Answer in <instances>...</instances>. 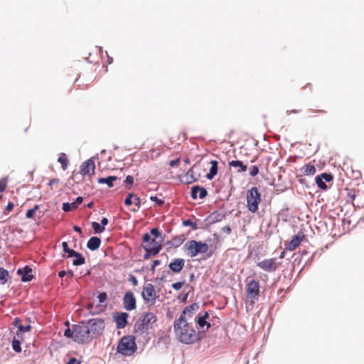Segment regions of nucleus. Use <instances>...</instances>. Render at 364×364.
<instances>
[{"label":"nucleus","mask_w":364,"mask_h":364,"mask_svg":"<svg viewBox=\"0 0 364 364\" xmlns=\"http://www.w3.org/2000/svg\"><path fill=\"white\" fill-rule=\"evenodd\" d=\"M85 322V320H82L78 323L73 324L71 327L66 328L64 330L63 336L79 345L90 343L92 341V338L90 335L86 323H83Z\"/></svg>","instance_id":"1"},{"label":"nucleus","mask_w":364,"mask_h":364,"mask_svg":"<svg viewBox=\"0 0 364 364\" xmlns=\"http://www.w3.org/2000/svg\"><path fill=\"white\" fill-rule=\"evenodd\" d=\"M187 328L188 327H183V323L173 322L175 334L181 343L189 345L195 343L202 339L203 334L200 332H196L193 328L191 329H188Z\"/></svg>","instance_id":"2"},{"label":"nucleus","mask_w":364,"mask_h":364,"mask_svg":"<svg viewBox=\"0 0 364 364\" xmlns=\"http://www.w3.org/2000/svg\"><path fill=\"white\" fill-rule=\"evenodd\" d=\"M137 350L136 337L133 335L122 336L118 341L117 353L124 356H131Z\"/></svg>","instance_id":"3"},{"label":"nucleus","mask_w":364,"mask_h":364,"mask_svg":"<svg viewBox=\"0 0 364 364\" xmlns=\"http://www.w3.org/2000/svg\"><path fill=\"white\" fill-rule=\"evenodd\" d=\"M208 240L203 242L200 240H191L186 242L183 248L188 251V254L191 257H195L200 254H204L208 252V257H210L213 251L210 250L208 252L209 245L207 242Z\"/></svg>","instance_id":"4"},{"label":"nucleus","mask_w":364,"mask_h":364,"mask_svg":"<svg viewBox=\"0 0 364 364\" xmlns=\"http://www.w3.org/2000/svg\"><path fill=\"white\" fill-rule=\"evenodd\" d=\"M85 321V323H86L89 329L92 341L100 338L102 335L106 326L105 319L102 318H92Z\"/></svg>","instance_id":"5"},{"label":"nucleus","mask_w":364,"mask_h":364,"mask_svg":"<svg viewBox=\"0 0 364 364\" xmlns=\"http://www.w3.org/2000/svg\"><path fill=\"white\" fill-rule=\"evenodd\" d=\"M260 202L261 195L256 186L252 187L247 191V207L251 213H255L258 210Z\"/></svg>","instance_id":"6"},{"label":"nucleus","mask_w":364,"mask_h":364,"mask_svg":"<svg viewBox=\"0 0 364 364\" xmlns=\"http://www.w3.org/2000/svg\"><path fill=\"white\" fill-rule=\"evenodd\" d=\"M200 309V305L198 303H193L184 308V309L181 311L179 317L174 321V322H178L179 323H183V327H188L189 324L187 321V318H191L193 314Z\"/></svg>","instance_id":"7"},{"label":"nucleus","mask_w":364,"mask_h":364,"mask_svg":"<svg viewBox=\"0 0 364 364\" xmlns=\"http://www.w3.org/2000/svg\"><path fill=\"white\" fill-rule=\"evenodd\" d=\"M333 175L330 172H323L315 177V183L318 188L321 190L326 191L328 189V186L326 183L333 181Z\"/></svg>","instance_id":"8"},{"label":"nucleus","mask_w":364,"mask_h":364,"mask_svg":"<svg viewBox=\"0 0 364 364\" xmlns=\"http://www.w3.org/2000/svg\"><path fill=\"white\" fill-rule=\"evenodd\" d=\"M128 318L129 314L125 311H114L112 313V318L117 329L124 328L127 326Z\"/></svg>","instance_id":"9"},{"label":"nucleus","mask_w":364,"mask_h":364,"mask_svg":"<svg viewBox=\"0 0 364 364\" xmlns=\"http://www.w3.org/2000/svg\"><path fill=\"white\" fill-rule=\"evenodd\" d=\"M123 306L128 311H133L136 308V299L134 293L128 291L124 293L123 299Z\"/></svg>","instance_id":"10"},{"label":"nucleus","mask_w":364,"mask_h":364,"mask_svg":"<svg viewBox=\"0 0 364 364\" xmlns=\"http://www.w3.org/2000/svg\"><path fill=\"white\" fill-rule=\"evenodd\" d=\"M141 296L145 301H151V304H154L156 300V295L154 286L152 284H146L141 293Z\"/></svg>","instance_id":"11"},{"label":"nucleus","mask_w":364,"mask_h":364,"mask_svg":"<svg viewBox=\"0 0 364 364\" xmlns=\"http://www.w3.org/2000/svg\"><path fill=\"white\" fill-rule=\"evenodd\" d=\"M32 271V268L29 265H25L23 267L18 268L16 274L20 276L22 282L26 283L30 282L35 277Z\"/></svg>","instance_id":"12"},{"label":"nucleus","mask_w":364,"mask_h":364,"mask_svg":"<svg viewBox=\"0 0 364 364\" xmlns=\"http://www.w3.org/2000/svg\"><path fill=\"white\" fill-rule=\"evenodd\" d=\"M247 296L249 299H253L259 296V284L258 281L252 279L246 285Z\"/></svg>","instance_id":"13"},{"label":"nucleus","mask_w":364,"mask_h":364,"mask_svg":"<svg viewBox=\"0 0 364 364\" xmlns=\"http://www.w3.org/2000/svg\"><path fill=\"white\" fill-rule=\"evenodd\" d=\"M276 261V258L265 259L261 262H257V266L266 272H275L278 268V265Z\"/></svg>","instance_id":"14"},{"label":"nucleus","mask_w":364,"mask_h":364,"mask_svg":"<svg viewBox=\"0 0 364 364\" xmlns=\"http://www.w3.org/2000/svg\"><path fill=\"white\" fill-rule=\"evenodd\" d=\"M139 318L143 322L145 328L147 330L152 329L153 323H154L157 321V317L156 316V315L150 311L143 313L139 317Z\"/></svg>","instance_id":"15"},{"label":"nucleus","mask_w":364,"mask_h":364,"mask_svg":"<svg viewBox=\"0 0 364 364\" xmlns=\"http://www.w3.org/2000/svg\"><path fill=\"white\" fill-rule=\"evenodd\" d=\"M208 193L207 189L200 185H194L191 188V197L192 199L196 200L198 198L203 199L208 196Z\"/></svg>","instance_id":"16"},{"label":"nucleus","mask_w":364,"mask_h":364,"mask_svg":"<svg viewBox=\"0 0 364 364\" xmlns=\"http://www.w3.org/2000/svg\"><path fill=\"white\" fill-rule=\"evenodd\" d=\"M304 238V233L300 231L296 235H294L291 240L286 245L285 250L289 251L294 250L302 242Z\"/></svg>","instance_id":"17"},{"label":"nucleus","mask_w":364,"mask_h":364,"mask_svg":"<svg viewBox=\"0 0 364 364\" xmlns=\"http://www.w3.org/2000/svg\"><path fill=\"white\" fill-rule=\"evenodd\" d=\"M185 259L182 258L173 259L168 264L169 269L174 274H178L183 269Z\"/></svg>","instance_id":"18"},{"label":"nucleus","mask_w":364,"mask_h":364,"mask_svg":"<svg viewBox=\"0 0 364 364\" xmlns=\"http://www.w3.org/2000/svg\"><path fill=\"white\" fill-rule=\"evenodd\" d=\"M95 168V164L92 158L87 159L80 166V171L82 176H85L90 174V170L94 171Z\"/></svg>","instance_id":"19"},{"label":"nucleus","mask_w":364,"mask_h":364,"mask_svg":"<svg viewBox=\"0 0 364 364\" xmlns=\"http://www.w3.org/2000/svg\"><path fill=\"white\" fill-rule=\"evenodd\" d=\"M226 213H220L218 211H214L211 213L203 222L209 221L208 225H213L214 223L220 222L226 218Z\"/></svg>","instance_id":"20"},{"label":"nucleus","mask_w":364,"mask_h":364,"mask_svg":"<svg viewBox=\"0 0 364 364\" xmlns=\"http://www.w3.org/2000/svg\"><path fill=\"white\" fill-rule=\"evenodd\" d=\"M83 197L78 196L72 203H63L62 205V210L64 212H70L78 208V206L83 202Z\"/></svg>","instance_id":"21"},{"label":"nucleus","mask_w":364,"mask_h":364,"mask_svg":"<svg viewBox=\"0 0 364 364\" xmlns=\"http://www.w3.org/2000/svg\"><path fill=\"white\" fill-rule=\"evenodd\" d=\"M101 243L102 240L100 237L92 236L87 242L86 246L90 251H95L100 248Z\"/></svg>","instance_id":"22"},{"label":"nucleus","mask_w":364,"mask_h":364,"mask_svg":"<svg viewBox=\"0 0 364 364\" xmlns=\"http://www.w3.org/2000/svg\"><path fill=\"white\" fill-rule=\"evenodd\" d=\"M116 176H107L106 177H100L97 178V183L100 184H106L109 188L114 186V182L118 180Z\"/></svg>","instance_id":"23"},{"label":"nucleus","mask_w":364,"mask_h":364,"mask_svg":"<svg viewBox=\"0 0 364 364\" xmlns=\"http://www.w3.org/2000/svg\"><path fill=\"white\" fill-rule=\"evenodd\" d=\"M210 164H211L209 171L206 174V178L208 180H212L218 172V162L216 160H211Z\"/></svg>","instance_id":"24"},{"label":"nucleus","mask_w":364,"mask_h":364,"mask_svg":"<svg viewBox=\"0 0 364 364\" xmlns=\"http://www.w3.org/2000/svg\"><path fill=\"white\" fill-rule=\"evenodd\" d=\"M229 166L230 167L238 168V173H243L247 169V166L240 160H232L229 161Z\"/></svg>","instance_id":"25"},{"label":"nucleus","mask_w":364,"mask_h":364,"mask_svg":"<svg viewBox=\"0 0 364 364\" xmlns=\"http://www.w3.org/2000/svg\"><path fill=\"white\" fill-rule=\"evenodd\" d=\"M11 279L9 272L3 267H0V285H5Z\"/></svg>","instance_id":"26"},{"label":"nucleus","mask_w":364,"mask_h":364,"mask_svg":"<svg viewBox=\"0 0 364 364\" xmlns=\"http://www.w3.org/2000/svg\"><path fill=\"white\" fill-rule=\"evenodd\" d=\"M301 171L305 176H313L316 173V168L314 165H312L311 163L305 164L302 168H301Z\"/></svg>","instance_id":"27"},{"label":"nucleus","mask_w":364,"mask_h":364,"mask_svg":"<svg viewBox=\"0 0 364 364\" xmlns=\"http://www.w3.org/2000/svg\"><path fill=\"white\" fill-rule=\"evenodd\" d=\"M147 331L148 330L145 328L143 322L139 318L136 321V322H135V323L134 325V329H133L134 333L143 334V333H144Z\"/></svg>","instance_id":"28"},{"label":"nucleus","mask_w":364,"mask_h":364,"mask_svg":"<svg viewBox=\"0 0 364 364\" xmlns=\"http://www.w3.org/2000/svg\"><path fill=\"white\" fill-rule=\"evenodd\" d=\"M196 164L193 165V166L189 168L186 173V181L185 183L187 184L193 183L198 180V177L195 176L193 174V167L196 166Z\"/></svg>","instance_id":"29"},{"label":"nucleus","mask_w":364,"mask_h":364,"mask_svg":"<svg viewBox=\"0 0 364 364\" xmlns=\"http://www.w3.org/2000/svg\"><path fill=\"white\" fill-rule=\"evenodd\" d=\"M58 162L61 164V168L63 171H65L69 165V161L67 155L65 153H60L59 154Z\"/></svg>","instance_id":"30"},{"label":"nucleus","mask_w":364,"mask_h":364,"mask_svg":"<svg viewBox=\"0 0 364 364\" xmlns=\"http://www.w3.org/2000/svg\"><path fill=\"white\" fill-rule=\"evenodd\" d=\"M184 241V238L181 235L173 237L170 241L167 242V245L170 246L178 247L182 245Z\"/></svg>","instance_id":"31"},{"label":"nucleus","mask_w":364,"mask_h":364,"mask_svg":"<svg viewBox=\"0 0 364 364\" xmlns=\"http://www.w3.org/2000/svg\"><path fill=\"white\" fill-rule=\"evenodd\" d=\"M85 263V257L82 255V253L78 252L76 254V255L74 257V259L73 260V262H72L73 265L78 267V266L84 264Z\"/></svg>","instance_id":"32"},{"label":"nucleus","mask_w":364,"mask_h":364,"mask_svg":"<svg viewBox=\"0 0 364 364\" xmlns=\"http://www.w3.org/2000/svg\"><path fill=\"white\" fill-rule=\"evenodd\" d=\"M164 240V238L161 239L160 241H156V240H153V241L151 243V249L156 255L160 252V251L162 249V242Z\"/></svg>","instance_id":"33"},{"label":"nucleus","mask_w":364,"mask_h":364,"mask_svg":"<svg viewBox=\"0 0 364 364\" xmlns=\"http://www.w3.org/2000/svg\"><path fill=\"white\" fill-rule=\"evenodd\" d=\"M11 347L13 350L16 353H21L22 350L21 341L16 339L15 337H14L11 341Z\"/></svg>","instance_id":"34"},{"label":"nucleus","mask_w":364,"mask_h":364,"mask_svg":"<svg viewBox=\"0 0 364 364\" xmlns=\"http://www.w3.org/2000/svg\"><path fill=\"white\" fill-rule=\"evenodd\" d=\"M91 225L95 234H101L105 230V228H104L100 223L97 222H92Z\"/></svg>","instance_id":"35"},{"label":"nucleus","mask_w":364,"mask_h":364,"mask_svg":"<svg viewBox=\"0 0 364 364\" xmlns=\"http://www.w3.org/2000/svg\"><path fill=\"white\" fill-rule=\"evenodd\" d=\"M97 297V299L99 300V303L100 304H105L104 307L105 309L107 306V301L108 299L107 292H105V291L99 292Z\"/></svg>","instance_id":"36"},{"label":"nucleus","mask_w":364,"mask_h":364,"mask_svg":"<svg viewBox=\"0 0 364 364\" xmlns=\"http://www.w3.org/2000/svg\"><path fill=\"white\" fill-rule=\"evenodd\" d=\"M182 225L184 227H190L193 230H197L199 228L198 224L196 222H193L190 219L183 220L182 221Z\"/></svg>","instance_id":"37"},{"label":"nucleus","mask_w":364,"mask_h":364,"mask_svg":"<svg viewBox=\"0 0 364 364\" xmlns=\"http://www.w3.org/2000/svg\"><path fill=\"white\" fill-rule=\"evenodd\" d=\"M31 329V326L30 323H28L26 326H23V325L20 326L18 329L17 330L16 336L18 337H19L20 336H21L22 333L30 331Z\"/></svg>","instance_id":"38"},{"label":"nucleus","mask_w":364,"mask_h":364,"mask_svg":"<svg viewBox=\"0 0 364 364\" xmlns=\"http://www.w3.org/2000/svg\"><path fill=\"white\" fill-rule=\"evenodd\" d=\"M195 322L198 328H204L206 324V320L203 318L202 316L197 315L195 318Z\"/></svg>","instance_id":"39"},{"label":"nucleus","mask_w":364,"mask_h":364,"mask_svg":"<svg viewBox=\"0 0 364 364\" xmlns=\"http://www.w3.org/2000/svg\"><path fill=\"white\" fill-rule=\"evenodd\" d=\"M150 235L154 237V239L164 238L162 237V232L158 228H153L150 230Z\"/></svg>","instance_id":"40"},{"label":"nucleus","mask_w":364,"mask_h":364,"mask_svg":"<svg viewBox=\"0 0 364 364\" xmlns=\"http://www.w3.org/2000/svg\"><path fill=\"white\" fill-rule=\"evenodd\" d=\"M134 181V177L132 176L128 175L126 176L124 181V183L127 189L129 190L132 187Z\"/></svg>","instance_id":"41"},{"label":"nucleus","mask_w":364,"mask_h":364,"mask_svg":"<svg viewBox=\"0 0 364 364\" xmlns=\"http://www.w3.org/2000/svg\"><path fill=\"white\" fill-rule=\"evenodd\" d=\"M150 200L155 203V205L162 207L165 204L164 199L159 198L156 195L151 196L149 198Z\"/></svg>","instance_id":"42"},{"label":"nucleus","mask_w":364,"mask_h":364,"mask_svg":"<svg viewBox=\"0 0 364 364\" xmlns=\"http://www.w3.org/2000/svg\"><path fill=\"white\" fill-rule=\"evenodd\" d=\"M135 194L134 193H129L127 196L124 199V205L126 206H130L133 204L132 199L134 198Z\"/></svg>","instance_id":"43"},{"label":"nucleus","mask_w":364,"mask_h":364,"mask_svg":"<svg viewBox=\"0 0 364 364\" xmlns=\"http://www.w3.org/2000/svg\"><path fill=\"white\" fill-rule=\"evenodd\" d=\"M7 179L8 177L2 178L0 180V197L2 196L1 193L5 191L7 186Z\"/></svg>","instance_id":"44"},{"label":"nucleus","mask_w":364,"mask_h":364,"mask_svg":"<svg viewBox=\"0 0 364 364\" xmlns=\"http://www.w3.org/2000/svg\"><path fill=\"white\" fill-rule=\"evenodd\" d=\"M153 240L154 239L151 237L150 233L145 232L142 235L143 245H145V244L151 245Z\"/></svg>","instance_id":"45"},{"label":"nucleus","mask_w":364,"mask_h":364,"mask_svg":"<svg viewBox=\"0 0 364 364\" xmlns=\"http://www.w3.org/2000/svg\"><path fill=\"white\" fill-rule=\"evenodd\" d=\"M185 283H186L185 279H183L182 281H178V282L173 283L171 284V287L176 291H179L183 287V286L185 284Z\"/></svg>","instance_id":"46"},{"label":"nucleus","mask_w":364,"mask_h":364,"mask_svg":"<svg viewBox=\"0 0 364 364\" xmlns=\"http://www.w3.org/2000/svg\"><path fill=\"white\" fill-rule=\"evenodd\" d=\"M259 172V167L257 165H254L250 168V176L252 177L256 176Z\"/></svg>","instance_id":"47"},{"label":"nucleus","mask_w":364,"mask_h":364,"mask_svg":"<svg viewBox=\"0 0 364 364\" xmlns=\"http://www.w3.org/2000/svg\"><path fill=\"white\" fill-rule=\"evenodd\" d=\"M78 252L75 251V250L72 249V248H70L68 250V251H67L65 253L67 254L66 255H63L62 257L63 258H71V257H74L76 254Z\"/></svg>","instance_id":"48"},{"label":"nucleus","mask_w":364,"mask_h":364,"mask_svg":"<svg viewBox=\"0 0 364 364\" xmlns=\"http://www.w3.org/2000/svg\"><path fill=\"white\" fill-rule=\"evenodd\" d=\"M14 208V203L13 202H9L6 206L5 207L4 215H7Z\"/></svg>","instance_id":"49"},{"label":"nucleus","mask_w":364,"mask_h":364,"mask_svg":"<svg viewBox=\"0 0 364 364\" xmlns=\"http://www.w3.org/2000/svg\"><path fill=\"white\" fill-rule=\"evenodd\" d=\"M188 295H189V292H186V293L183 294H181L178 295V299L180 300V301L181 303H186L188 297Z\"/></svg>","instance_id":"50"},{"label":"nucleus","mask_w":364,"mask_h":364,"mask_svg":"<svg viewBox=\"0 0 364 364\" xmlns=\"http://www.w3.org/2000/svg\"><path fill=\"white\" fill-rule=\"evenodd\" d=\"M166 273H168V272L167 271H164L163 272V274L161 275V277H159V278H156V281H157V283L159 284H161V283H165L166 282Z\"/></svg>","instance_id":"51"},{"label":"nucleus","mask_w":364,"mask_h":364,"mask_svg":"<svg viewBox=\"0 0 364 364\" xmlns=\"http://www.w3.org/2000/svg\"><path fill=\"white\" fill-rule=\"evenodd\" d=\"M36 212L32 208L28 209L26 212V218L27 219H33L35 217Z\"/></svg>","instance_id":"52"},{"label":"nucleus","mask_w":364,"mask_h":364,"mask_svg":"<svg viewBox=\"0 0 364 364\" xmlns=\"http://www.w3.org/2000/svg\"><path fill=\"white\" fill-rule=\"evenodd\" d=\"M128 281L132 282V284L134 287L138 285V280H137L136 277L132 274H130L129 275Z\"/></svg>","instance_id":"53"},{"label":"nucleus","mask_w":364,"mask_h":364,"mask_svg":"<svg viewBox=\"0 0 364 364\" xmlns=\"http://www.w3.org/2000/svg\"><path fill=\"white\" fill-rule=\"evenodd\" d=\"M179 163H180V159L179 158H176L175 159H173V160H171L169 162H168V165L171 166V167H176L179 165Z\"/></svg>","instance_id":"54"},{"label":"nucleus","mask_w":364,"mask_h":364,"mask_svg":"<svg viewBox=\"0 0 364 364\" xmlns=\"http://www.w3.org/2000/svg\"><path fill=\"white\" fill-rule=\"evenodd\" d=\"M81 363V360L77 359L75 357H72L70 358L66 363L65 364H80Z\"/></svg>","instance_id":"55"},{"label":"nucleus","mask_w":364,"mask_h":364,"mask_svg":"<svg viewBox=\"0 0 364 364\" xmlns=\"http://www.w3.org/2000/svg\"><path fill=\"white\" fill-rule=\"evenodd\" d=\"M13 325L18 329L19 326H22L21 319L18 317H16L13 321Z\"/></svg>","instance_id":"56"},{"label":"nucleus","mask_w":364,"mask_h":364,"mask_svg":"<svg viewBox=\"0 0 364 364\" xmlns=\"http://www.w3.org/2000/svg\"><path fill=\"white\" fill-rule=\"evenodd\" d=\"M141 247L145 250V252H146L147 253H152L154 252L152 249H151V245H148V244H145V245H141Z\"/></svg>","instance_id":"57"},{"label":"nucleus","mask_w":364,"mask_h":364,"mask_svg":"<svg viewBox=\"0 0 364 364\" xmlns=\"http://www.w3.org/2000/svg\"><path fill=\"white\" fill-rule=\"evenodd\" d=\"M348 196L349 198L354 200L356 197L355 191L354 189H351L348 192Z\"/></svg>","instance_id":"58"},{"label":"nucleus","mask_w":364,"mask_h":364,"mask_svg":"<svg viewBox=\"0 0 364 364\" xmlns=\"http://www.w3.org/2000/svg\"><path fill=\"white\" fill-rule=\"evenodd\" d=\"M221 231L229 235L232 232V229L229 225H226L221 228Z\"/></svg>","instance_id":"59"},{"label":"nucleus","mask_w":364,"mask_h":364,"mask_svg":"<svg viewBox=\"0 0 364 364\" xmlns=\"http://www.w3.org/2000/svg\"><path fill=\"white\" fill-rule=\"evenodd\" d=\"M198 315H199L200 316H202V318L205 319L206 321L208 320V318H210L209 311H205L203 314H198Z\"/></svg>","instance_id":"60"},{"label":"nucleus","mask_w":364,"mask_h":364,"mask_svg":"<svg viewBox=\"0 0 364 364\" xmlns=\"http://www.w3.org/2000/svg\"><path fill=\"white\" fill-rule=\"evenodd\" d=\"M134 201H133V203L138 206L139 208L140 207L141 205V199L139 197H138L136 195H135V197H134Z\"/></svg>","instance_id":"61"},{"label":"nucleus","mask_w":364,"mask_h":364,"mask_svg":"<svg viewBox=\"0 0 364 364\" xmlns=\"http://www.w3.org/2000/svg\"><path fill=\"white\" fill-rule=\"evenodd\" d=\"M297 178H298V181L299 182V183L303 184V185H305L307 188H309V187L306 185V178H304L302 176H297Z\"/></svg>","instance_id":"62"},{"label":"nucleus","mask_w":364,"mask_h":364,"mask_svg":"<svg viewBox=\"0 0 364 364\" xmlns=\"http://www.w3.org/2000/svg\"><path fill=\"white\" fill-rule=\"evenodd\" d=\"M109 223V220L107 218L105 217H103L101 219V221H100V224L104 227L105 228Z\"/></svg>","instance_id":"63"},{"label":"nucleus","mask_w":364,"mask_h":364,"mask_svg":"<svg viewBox=\"0 0 364 364\" xmlns=\"http://www.w3.org/2000/svg\"><path fill=\"white\" fill-rule=\"evenodd\" d=\"M62 248H63L64 253H65L67 251H68L70 247H69L67 242L64 241L62 242Z\"/></svg>","instance_id":"64"}]
</instances>
